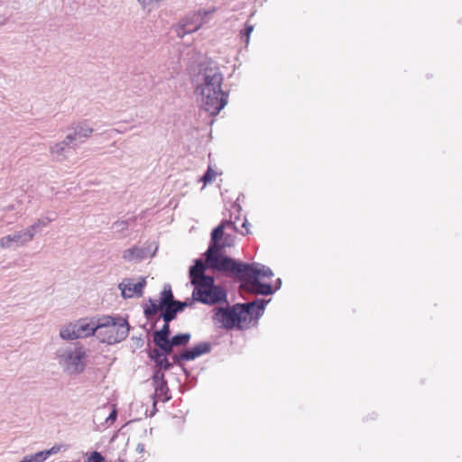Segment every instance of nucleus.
Instances as JSON below:
<instances>
[{"label":"nucleus","mask_w":462,"mask_h":462,"mask_svg":"<svg viewBox=\"0 0 462 462\" xmlns=\"http://www.w3.org/2000/svg\"><path fill=\"white\" fill-rule=\"evenodd\" d=\"M254 31V26L252 24H245L244 30L241 31V38L245 39L244 42L247 45L250 40V34Z\"/></svg>","instance_id":"21"},{"label":"nucleus","mask_w":462,"mask_h":462,"mask_svg":"<svg viewBox=\"0 0 462 462\" xmlns=\"http://www.w3.org/2000/svg\"><path fill=\"white\" fill-rule=\"evenodd\" d=\"M170 334H171L170 325H169V323L165 322L164 325L162 326V328H161V330L155 331L153 333V342L158 343V342H163L165 340H170L169 339Z\"/></svg>","instance_id":"15"},{"label":"nucleus","mask_w":462,"mask_h":462,"mask_svg":"<svg viewBox=\"0 0 462 462\" xmlns=\"http://www.w3.org/2000/svg\"><path fill=\"white\" fill-rule=\"evenodd\" d=\"M205 264L201 260H197L195 264L189 270V276L191 280V283L196 285L198 283L203 282L205 281H209L213 277L206 276L204 274L205 272Z\"/></svg>","instance_id":"13"},{"label":"nucleus","mask_w":462,"mask_h":462,"mask_svg":"<svg viewBox=\"0 0 462 462\" xmlns=\"http://www.w3.org/2000/svg\"><path fill=\"white\" fill-rule=\"evenodd\" d=\"M210 96H211V97H216L217 99L221 100L223 102V107L227 103V96L222 90H219V94H216V95H214L213 92L210 91Z\"/></svg>","instance_id":"26"},{"label":"nucleus","mask_w":462,"mask_h":462,"mask_svg":"<svg viewBox=\"0 0 462 462\" xmlns=\"http://www.w3.org/2000/svg\"><path fill=\"white\" fill-rule=\"evenodd\" d=\"M146 285L145 278H141L139 282H134V279H124L119 283L122 296L125 299L133 298L134 296L141 297Z\"/></svg>","instance_id":"9"},{"label":"nucleus","mask_w":462,"mask_h":462,"mask_svg":"<svg viewBox=\"0 0 462 462\" xmlns=\"http://www.w3.org/2000/svg\"><path fill=\"white\" fill-rule=\"evenodd\" d=\"M224 234V225H219L211 233L210 245H215V248H224V245L219 243V239Z\"/></svg>","instance_id":"16"},{"label":"nucleus","mask_w":462,"mask_h":462,"mask_svg":"<svg viewBox=\"0 0 462 462\" xmlns=\"http://www.w3.org/2000/svg\"><path fill=\"white\" fill-rule=\"evenodd\" d=\"M216 11L213 7L210 10H199L193 12L184 17L176 28V33L180 38L184 37L187 33L197 32L205 23L206 17Z\"/></svg>","instance_id":"8"},{"label":"nucleus","mask_w":462,"mask_h":462,"mask_svg":"<svg viewBox=\"0 0 462 462\" xmlns=\"http://www.w3.org/2000/svg\"><path fill=\"white\" fill-rule=\"evenodd\" d=\"M135 451L139 454V457H136L134 462H142L144 459V454L146 453L145 448L143 444L139 443L136 446Z\"/></svg>","instance_id":"23"},{"label":"nucleus","mask_w":462,"mask_h":462,"mask_svg":"<svg viewBox=\"0 0 462 462\" xmlns=\"http://www.w3.org/2000/svg\"><path fill=\"white\" fill-rule=\"evenodd\" d=\"M223 81L222 74L217 69H206L203 74V81L198 87L201 95L202 107L210 116L217 115L223 108V102L216 97H211L210 91L214 95L219 94Z\"/></svg>","instance_id":"3"},{"label":"nucleus","mask_w":462,"mask_h":462,"mask_svg":"<svg viewBox=\"0 0 462 462\" xmlns=\"http://www.w3.org/2000/svg\"><path fill=\"white\" fill-rule=\"evenodd\" d=\"M81 133L80 132H76L75 133V135L72 137V136H68L67 138L69 140V141H72V140H75L77 138L78 135H80Z\"/></svg>","instance_id":"30"},{"label":"nucleus","mask_w":462,"mask_h":462,"mask_svg":"<svg viewBox=\"0 0 462 462\" xmlns=\"http://www.w3.org/2000/svg\"><path fill=\"white\" fill-rule=\"evenodd\" d=\"M96 333L103 343L112 345L128 336L129 325L123 318L104 316L97 319Z\"/></svg>","instance_id":"5"},{"label":"nucleus","mask_w":462,"mask_h":462,"mask_svg":"<svg viewBox=\"0 0 462 462\" xmlns=\"http://www.w3.org/2000/svg\"><path fill=\"white\" fill-rule=\"evenodd\" d=\"M192 297L195 300L210 305L226 301V291L214 285V278L210 279V282L205 281L194 285Z\"/></svg>","instance_id":"6"},{"label":"nucleus","mask_w":462,"mask_h":462,"mask_svg":"<svg viewBox=\"0 0 462 462\" xmlns=\"http://www.w3.org/2000/svg\"><path fill=\"white\" fill-rule=\"evenodd\" d=\"M216 176H217V173L210 167H208V169L206 171V173L204 174L202 180L205 183H208V182L213 181L216 179Z\"/></svg>","instance_id":"24"},{"label":"nucleus","mask_w":462,"mask_h":462,"mask_svg":"<svg viewBox=\"0 0 462 462\" xmlns=\"http://www.w3.org/2000/svg\"><path fill=\"white\" fill-rule=\"evenodd\" d=\"M162 370H160V369L158 368V370H157V371H156V373L154 374L153 378H154V380H155V381H160V382H162V380H164V374H163V373H162Z\"/></svg>","instance_id":"27"},{"label":"nucleus","mask_w":462,"mask_h":462,"mask_svg":"<svg viewBox=\"0 0 462 462\" xmlns=\"http://www.w3.org/2000/svg\"><path fill=\"white\" fill-rule=\"evenodd\" d=\"M38 226H40V224H34L23 232H18L13 236H6L2 237L0 239V246L2 248H8L13 243L16 245H23L24 243L31 241L34 236L33 230Z\"/></svg>","instance_id":"10"},{"label":"nucleus","mask_w":462,"mask_h":462,"mask_svg":"<svg viewBox=\"0 0 462 462\" xmlns=\"http://www.w3.org/2000/svg\"><path fill=\"white\" fill-rule=\"evenodd\" d=\"M222 250L223 248H215V245H209L207 250L206 261L211 269L237 275L242 281L241 287L249 292L261 295H269L273 292L269 283L260 281L273 275L269 268L258 264L238 263L223 255Z\"/></svg>","instance_id":"1"},{"label":"nucleus","mask_w":462,"mask_h":462,"mask_svg":"<svg viewBox=\"0 0 462 462\" xmlns=\"http://www.w3.org/2000/svg\"><path fill=\"white\" fill-rule=\"evenodd\" d=\"M85 358V352L81 347H77L69 352L65 357V361L69 367L74 372H80L84 368L83 359Z\"/></svg>","instance_id":"12"},{"label":"nucleus","mask_w":462,"mask_h":462,"mask_svg":"<svg viewBox=\"0 0 462 462\" xmlns=\"http://www.w3.org/2000/svg\"><path fill=\"white\" fill-rule=\"evenodd\" d=\"M105 459L101 456L99 452L94 451L89 457L88 458L87 462H104Z\"/></svg>","instance_id":"25"},{"label":"nucleus","mask_w":462,"mask_h":462,"mask_svg":"<svg viewBox=\"0 0 462 462\" xmlns=\"http://www.w3.org/2000/svg\"><path fill=\"white\" fill-rule=\"evenodd\" d=\"M116 410H114V411L110 413V415L108 416L107 420H116Z\"/></svg>","instance_id":"29"},{"label":"nucleus","mask_w":462,"mask_h":462,"mask_svg":"<svg viewBox=\"0 0 462 462\" xmlns=\"http://www.w3.org/2000/svg\"><path fill=\"white\" fill-rule=\"evenodd\" d=\"M169 389L167 387V382L162 380L158 383V385L155 388V394L161 399L162 402H166L170 400L171 396L168 395Z\"/></svg>","instance_id":"17"},{"label":"nucleus","mask_w":462,"mask_h":462,"mask_svg":"<svg viewBox=\"0 0 462 462\" xmlns=\"http://www.w3.org/2000/svg\"><path fill=\"white\" fill-rule=\"evenodd\" d=\"M155 345L160 348L159 350L161 351V353H165L166 356H168L169 354H171L172 352V349L174 346L173 345H171V340L158 342V343H155Z\"/></svg>","instance_id":"20"},{"label":"nucleus","mask_w":462,"mask_h":462,"mask_svg":"<svg viewBox=\"0 0 462 462\" xmlns=\"http://www.w3.org/2000/svg\"><path fill=\"white\" fill-rule=\"evenodd\" d=\"M97 319H80L74 323H69L60 331V336L66 340H73L87 337L96 333Z\"/></svg>","instance_id":"7"},{"label":"nucleus","mask_w":462,"mask_h":462,"mask_svg":"<svg viewBox=\"0 0 462 462\" xmlns=\"http://www.w3.org/2000/svg\"><path fill=\"white\" fill-rule=\"evenodd\" d=\"M150 357L154 361L156 367L160 370L166 371L171 366L165 353H161L159 349L151 351Z\"/></svg>","instance_id":"14"},{"label":"nucleus","mask_w":462,"mask_h":462,"mask_svg":"<svg viewBox=\"0 0 462 462\" xmlns=\"http://www.w3.org/2000/svg\"><path fill=\"white\" fill-rule=\"evenodd\" d=\"M186 306V302L174 300L171 286L168 285L161 292L159 300H148L143 307V313L146 318H151L161 310L164 322L170 323Z\"/></svg>","instance_id":"4"},{"label":"nucleus","mask_w":462,"mask_h":462,"mask_svg":"<svg viewBox=\"0 0 462 462\" xmlns=\"http://www.w3.org/2000/svg\"><path fill=\"white\" fill-rule=\"evenodd\" d=\"M66 448H67L66 445L57 444V445L52 446L51 448L46 449L45 451H46L47 457H49L50 456L55 455L62 450H65Z\"/></svg>","instance_id":"22"},{"label":"nucleus","mask_w":462,"mask_h":462,"mask_svg":"<svg viewBox=\"0 0 462 462\" xmlns=\"http://www.w3.org/2000/svg\"><path fill=\"white\" fill-rule=\"evenodd\" d=\"M265 301L255 300L252 302L236 304L231 308H217L213 316L214 323L221 328H237L246 329L254 325L264 309Z\"/></svg>","instance_id":"2"},{"label":"nucleus","mask_w":462,"mask_h":462,"mask_svg":"<svg viewBox=\"0 0 462 462\" xmlns=\"http://www.w3.org/2000/svg\"><path fill=\"white\" fill-rule=\"evenodd\" d=\"M190 339L189 334L176 335L170 339L174 346H186Z\"/></svg>","instance_id":"18"},{"label":"nucleus","mask_w":462,"mask_h":462,"mask_svg":"<svg viewBox=\"0 0 462 462\" xmlns=\"http://www.w3.org/2000/svg\"><path fill=\"white\" fill-rule=\"evenodd\" d=\"M210 348L211 347L209 343L203 342L196 345L190 349L182 351L179 355H174L172 357L175 363H180L181 361H190L196 359L201 355L208 353Z\"/></svg>","instance_id":"11"},{"label":"nucleus","mask_w":462,"mask_h":462,"mask_svg":"<svg viewBox=\"0 0 462 462\" xmlns=\"http://www.w3.org/2000/svg\"><path fill=\"white\" fill-rule=\"evenodd\" d=\"M92 133V129L91 128H88V129H85L82 133V135L84 137H87L90 134Z\"/></svg>","instance_id":"28"},{"label":"nucleus","mask_w":462,"mask_h":462,"mask_svg":"<svg viewBox=\"0 0 462 462\" xmlns=\"http://www.w3.org/2000/svg\"><path fill=\"white\" fill-rule=\"evenodd\" d=\"M48 458L46 451H39L33 455L26 456L24 460L26 462H43Z\"/></svg>","instance_id":"19"}]
</instances>
